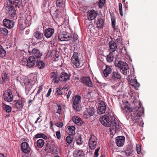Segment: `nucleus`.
<instances>
[{
    "instance_id": "1",
    "label": "nucleus",
    "mask_w": 157,
    "mask_h": 157,
    "mask_svg": "<svg viewBox=\"0 0 157 157\" xmlns=\"http://www.w3.org/2000/svg\"><path fill=\"white\" fill-rule=\"evenodd\" d=\"M121 108L124 113H128V118L132 119L135 123L138 122V120L141 118L140 117L144 113V109L141 107L140 103L138 108L136 107L133 108H131L123 104L121 105Z\"/></svg>"
},
{
    "instance_id": "2",
    "label": "nucleus",
    "mask_w": 157,
    "mask_h": 157,
    "mask_svg": "<svg viewBox=\"0 0 157 157\" xmlns=\"http://www.w3.org/2000/svg\"><path fill=\"white\" fill-rule=\"evenodd\" d=\"M109 116L107 115H104L99 118V121L104 126L109 127L112 126L111 128L112 129H115V131H120L121 129V127L118 121L115 120V117L113 114L112 115H109Z\"/></svg>"
},
{
    "instance_id": "3",
    "label": "nucleus",
    "mask_w": 157,
    "mask_h": 157,
    "mask_svg": "<svg viewBox=\"0 0 157 157\" xmlns=\"http://www.w3.org/2000/svg\"><path fill=\"white\" fill-rule=\"evenodd\" d=\"M115 65L120 68V72L124 75H126L128 72V64L125 62L121 61H118L117 63L115 62Z\"/></svg>"
},
{
    "instance_id": "4",
    "label": "nucleus",
    "mask_w": 157,
    "mask_h": 157,
    "mask_svg": "<svg viewBox=\"0 0 157 157\" xmlns=\"http://www.w3.org/2000/svg\"><path fill=\"white\" fill-rule=\"evenodd\" d=\"M28 52L30 55L34 56L36 59H40L42 54L37 48H33L32 45H30L28 48Z\"/></svg>"
},
{
    "instance_id": "5",
    "label": "nucleus",
    "mask_w": 157,
    "mask_h": 157,
    "mask_svg": "<svg viewBox=\"0 0 157 157\" xmlns=\"http://www.w3.org/2000/svg\"><path fill=\"white\" fill-rule=\"evenodd\" d=\"M81 97L77 95L73 97V107L74 109L77 111L80 110V103L81 102Z\"/></svg>"
},
{
    "instance_id": "6",
    "label": "nucleus",
    "mask_w": 157,
    "mask_h": 157,
    "mask_svg": "<svg viewBox=\"0 0 157 157\" xmlns=\"http://www.w3.org/2000/svg\"><path fill=\"white\" fill-rule=\"evenodd\" d=\"M98 138L94 135H91L89 140L88 145L91 150L94 149L98 146Z\"/></svg>"
},
{
    "instance_id": "7",
    "label": "nucleus",
    "mask_w": 157,
    "mask_h": 157,
    "mask_svg": "<svg viewBox=\"0 0 157 157\" xmlns=\"http://www.w3.org/2000/svg\"><path fill=\"white\" fill-rule=\"evenodd\" d=\"M44 150L49 153H55L57 151V147L55 142L52 140L51 142L48 143L45 145Z\"/></svg>"
},
{
    "instance_id": "8",
    "label": "nucleus",
    "mask_w": 157,
    "mask_h": 157,
    "mask_svg": "<svg viewBox=\"0 0 157 157\" xmlns=\"http://www.w3.org/2000/svg\"><path fill=\"white\" fill-rule=\"evenodd\" d=\"M121 78V76L117 71H114L112 73L108 78L111 82L114 83Z\"/></svg>"
},
{
    "instance_id": "9",
    "label": "nucleus",
    "mask_w": 157,
    "mask_h": 157,
    "mask_svg": "<svg viewBox=\"0 0 157 157\" xmlns=\"http://www.w3.org/2000/svg\"><path fill=\"white\" fill-rule=\"evenodd\" d=\"M71 61L72 64L74 65L76 68H79L80 67L81 61L79 58L78 53L74 52L71 58Z\"/></svg>"
},
{
    "instance_id": "10",
    "label": "nucleus",
    "mask_w": 157,
    "mask_h": 157,
    "mask_svg": "<svg viewBox=\"0 0 157 157\" xmlns=\"http://www.w3.org/2000/svg\"><path fill=\"white\" fill-rule=\"evenodd\" d=\"M4 99L8 102H10L13 100V96L11 90L8 88L5 90L3 94Z\"/></svg>"
},
{
    "instance_id": "11",
    "label": "nucleus",
    "mask_w": 157,
    "mask_h": 157,
    "mask_svg": "<svg viewBox=\"0 0 157 157\" xmlns=\"http://www.w3.org/2000/svg\"><path fill=\"white\" fill-rule=\"evenodd\" d=\"M81 81L82 83L85 85L89 87H93L94 85L89 76L83 77L81 79Z\"/></svg>"
},
{
    "instance_id": "12",
    "label": "nucleus",
    "mask_w": 157,
    "mask_h": 157,
    "mask_svg": "<svg viewBox=\"0 0 157 157\" xmlns=\"http://www.w3.org/2000/svg\"><path fill=\"white\" fill-rule=\"evenodd\" d=\"M71 76V74L67 73L64 71H63L60 74V81L61 82H66L67 80H69Z\"/></svg>"
},
{
    "instance_id": "13",
    "label": "nucleus",
    "mask_w": 157,
    "mask_h": 157,
    "mask_svg": "<svg viewBox=\"0 0 157 157\" xmlns=\"http://www.w3.org/2000/svg\"><path fill=\"white\" fill-rule=\"evenodd\" d=\"M106 109V106L104 102L101 101L99 103L97 112L99 114L105 113Z\"/></svg>"
},
{
    "instance_id": "14",
    "label": "nucleus",
    "mask_w": 157,
    "mask_h": 157,
    "mask_svg": "<svg viewBox=\"0 0 157 157\" xmlns=\"http://www.w3.org/2000/svg\"><path fill=\"white\" fill-rule=\"evenodd\" d=\"M3 23L5 26L10 29L12 28L14 25L13 21L8 19H4L3 20Z\"/></svg>"
},
{
    "instance_id": "15",
    "label": "nucleus",
    "mask_w": 157,
    "mask_h": 157,
    "mask_svg": "<svg viewBox=\"0 0 157 157\" xmlns=\"http://www.w3.org/2000/svg\"><path fill=\"white\" fill-rule=\"evenodd\" d=\"M21 145V150L24 153L28 154L30 152V148L27 143L25 142H22Z\"/></svg>"
},
{
    "instance_id": "16",
    "label": "nucleus",
    "mask_w": 157,
    "mask_h": 157,
    "mask_svg": "<svg viewBox=\"0 0 157 157\" xmlns=\"http://www.w3.org/2000/svg\"><path fill=\"white\" fill-rule=\"evenodd\" d=\"M50 78L52 82L55 83H58L60 81V76L58 75V73L56 72H52L51 73Z\"/></svg>"
},
{
    "instance_id": "17",
    "label": "nucleus",
    "mask_w": 157,
    "mask_h": 157,
    "mask_svg": "<svg viewBox=\"0 0 157 157\" xmlns=\"http://www.w3.org/2000/svg\"><path fill=\"white\" fill-rule=\"evenodd\" d=\"M36 60L35 57L33 56H30L28 59L27 66L31 68L35 65Z\"/></svg>"
},
{
    "instance_id": "18",
    "label": "nucleus",
    "mask_w": 157,
    "mask_h": 157,
    "mask_svg": "<svg viewBox=\"0 0 157 157\" xmlns=\"http://www.w3.org/2000/svg\"><path fill=\"white\" fill-rule=\"evenodd\" d=\"M97 14V13L94 10H90L87 13V18L89 20L94 19L96 17Z\"/></svg>"
},
{
    "instance_id": "19",
    "label": "nucleus",
    "mask_w": 157,
    "mask_h": 157,
    "mask_svg": "<svg viewBox=\"0 0 157 157\" xmlns=\"http://www.w3.org/2000/svg\"><path fill=\"white\" fill-rule=\"evenodd\" d=\"M97 19L98 21L96 23L97 27L100 29L102 28L104 23V17L101 15L99 16Z\"/></svg>"
},
{
    "instance_id": "20",
    "label": "nucleus",
    "mask_w": 157,
    "mask_h": 157,
    "mask_svg": "<svg viewBox=\"0 0 157 157\" xmlns=\"http://www.w3.org/2000/svg\"><path fill=\"white\" fill-rule=\"evenodd\" d=\"M125 141V137L123 136L117 137L116 138V143L118 147L123 146Z\"/></svg>"
},
{
    "instance_id": "21",
    "label": "nucleus",
    "mask_w": 157,
    "mask_h": 157,
    "mask_svg": "<svg viewBox=\"0 0 157 157\" xmlns=\"http://www.w3.org/2000/svg\"><path fill=\"white\" fill-rule=\"evenodd\" d=\"M54 32V29L52 28L46 29L44 32V34L47 38L51 37Z\"/></svg>"
},
{
    "instance_id": "22",
    "label": "nucleus",
    "mask_w": 157,
    "mask_h": 157,
    "mask_svg": "<svg viewBox=\"0 0 157 157\" xmlns=\"http://www.w3.org/2000/svg\"><path fill=\"white\" fill-rule=\"evenodd\" d=\"M14 104L15 107L17 109L21 110L24 106V102L21 100L19 99L15 101Z\"/></svg>"
},
{
    "instance_id": "23",
    "label": "nucleus",
    "mask_w": 157,
    "mask_h": 157,
    "mask_svg": "<svg viewBox=\"0 0 157 157\" xmlns=\"http://www.w3.org/2000/svg\"><path fill=\"white\" fill-rule=\"evenodd\" d=\"M58 37L60 41H67L70 40L72 37L69 35L60 34L59 35Z\"/></svg>"
},
{
    "instance_id": "24",
    "label": "nucleus",
    "mask_w": 157,
    "mask_h": 157,
    "mask_svg": "<svg viewBox=\"0 0 157 157\" xmlns=\"http://www.w3.org/2000/svg\"><path fill=\"white\" fill-rule=\"evenodd\" d=\"M94 113V108L91 107L88 109L86 113L84 115L87 118H89L91 116H93Z\"/></svg>"
},
{
    "instance_id": "25",
    "label": "nucleus",
    "mask_w": 157,
    "mask_h": 157,
    "mask_svg": "<svg viewBox=\"0 0 157 157\" xmlns=\"http://www.w3.org/2000/svg\"><path fill=\"white\" fill-rule=\"evenodd\" d=\"M105 68L103 71V73L105 77H109V75L111 74L112 72V70L110 66L106 65Z\"/></svg>"
},
{
    "instance_id": "26",
    "label": "nucleus",
    "mask_w": 157,
    "mask_h": 157,
    "mask_svg": "<svg viewBox=\"0 0 157 157\" xmlns=\"http://www.w3.org/2000/svg\"><path fill=\"white\" fill-rule=\"evenodd\" d=\"M8 75L5 72L2 74L1 77L0 78V84H4L5 83L8 79Z\"/></svg>"
},
{
    "instance_id": "27",
    "label": "nucleus",
    "mask_w": 157,
    "mask_h": 157,
    "mask_svg": "<svg viewBox=\"0 0 157 157\" xmlns=\"http://www.w3.org/2000/svg\"><path fill=\"white\" fill-rule=\"evenodd\" d=\"M109 49L112 52H115L117 49V46L115 42L113 40H111L108 43Z\"/></svg>"
},
{
    "instance_id": "28",
    "label": "nucleus",
    "mask_w": 157,
    "mask_h": 157,
    "mask_svg": "<svg viewBox=\"0 0 157 157\" xmlns=\"http://www.w3.org/2000/svg\"><path fill=\"white\" fill-rule=\"evenodd\" d=\"M67 132L69 135H74L75 134V127L73 126H68L67 127L66 129Z\"/></svg>"
},
{
    "instance_id": "29",
    "label": "nucleus",
    "mask_w": 157,
    "mask_h": 157,
    "mask_svg": "<svg viewBox=\"0 0 157 157\" xmlns=\"http://www.w3.org/2000/svg\"><path fill=\"white\" fill-rule=\"evenodd\" d=\"M8 1L11 6H14L15 7L20 6L21 3V0H8Z\"/></svg>"
},
{
    "instance_id": "30",
    "label": "nucleus",
    "mask_w": 157,
    "mask_h": 157,
    "mask_svg": "<svg viewBox=\"0 0 157 157\" xmlns=\"http://www.w3.org/2000/svg\"><path fill=\"white\" fill-rule=\"evenodd\" d=\"M73 121L78 125H81L82 123V121L81 118L77 116H74L72 117Z\"/></svg>"
},
{
    "instance_id": "31",
    "label": "nucleus",
    "mask_w": 157,
    "mask_h": 157,
    "mask_svg": "<svg viewBox=\"0 0 157 157\" xmlns=\"http://www.w3.org/2000/svg\"><path fill=\"white\" fill-rule=\"evenodd\" d=\"M73 155L74 157H84L85 154L82 150H78L74 151Z\"/></svg>"
},
{
    "instance_id": "32",
    "label": "nucleus",
    "mask_w": 157,
    "mask_h": 157,
    "mask_svg": "<svg viewBox=\"0 0 157 157\" xmlns=\"http://www.w3.org/2000/svg\"><path fill=\"white\" fill-rule=\"evenodd\" d=\"M33 35L35 38L39 40H42L44 37L43 33L39 31H36L35 32Z\"/></svg>"
},
{
    "instance_id": "33",
    "label": "nucleus",
    "mask_w": 157,
    "mask_h": 157,
    "mask_svg": "<svg viewBox=\"0 0 157 157\" xmlns=\"http://www.w3.org/2000/svg\"><path fill=\"white\" fill-rule=\"evenodd\" d=\"M114 57L113 52H110L107 55L106 60L107 62L110 63L113 61Z\"/></svg>"
},
{
    "instance_id": "34",
    "label": "nucleus",
    "mask_w": 157,
    "mask_h": 157,
    "mask_svg": "<svg viewBox=\"0 0 157 157\" xmlns=\"http://www.w3.org/2000/svg\"><path fill=\"white\" fill-rule=\"evenodd\" d=\"M130 83L131 85L134 86L136 89L140 85L139 83L137 82V79H132L130 82Z\"/></svg>"
},
{
    "instance_id": "35",
    "label": "nucleus",
    "mask_w": 157,
    "mask_h": 157,
    "mask_svg": "<svg viewBox=\"0 0 157 157\" xmlns=\"http://www.w3.org/2000/svg\"><path fill=\"white\" fill-rule=\"evenodd\" d=\"M75 141L77 144L80 145L83 143L82 137L80 135H77L75 137Z\"/></svg>"
},
{
    "instance_id": "36",
    "label": "nucleus",
    "mask_w": 157,
    "mask_h": 157,
    "mask_svg": "<svg viewBox=\"0 0 157 157\" xmlns=\"http://www.w3.org/2000/svg\"><path fill=\"white\" fill-rule=\"evenodd\" d=\"M36 66L39 69H42L44 67V63L40 59H38L36 62Z\"/></svg>"
},
{
    "instance_id": "37",
    "label": "nucleus",
    "mask_w": 157,
    "mask_h": 157,
    "mask_svg": "<svg viewBox=\"0 0 157 157\" xmlns=\"http://www.w3.org/2000/svg\"><path fill=\"white\" fill-rule=\"evenodd\" d=\"M36 146L39 148H41L44 144V141L42 139H40L36 141Z\"/></svg>"
},
{
    "instance_id": "38",
    "label": "nucleus",
    "mask_w": 157,
    "mask_h": 157,
    "mask_svg": "<svg viewBox=\"0 0 157 157\" xmlns=\"http://www.w3.org/2000/svg\"><path fill=\"white\" fill-rule=\"evenodd\" d=\"M14 6H8V9L9 10V13L12 15H13L15 14L16 10L14 8Z\"/></svg>"
},
{
    "instance_id": "39",
    "label": "nucleus",
    "mask_w": 157,
    "mask_h": 157,
    "mask_svg": "<svg viewBox=\"0 0 157 157\" xmlns=\"http://www.w3.org/2000/svg\"><path fill=\"white\" fill-rule=\"evenodd\" d=\"M6 55V52L2 46L0 45V57L2 58L5 57Z\"/></svg>"
},
{
    "instance_id": "40",
    "label": "nucleus",
    "mask_w": 157,
    "mask_h": 157,
    "mask_svg": "<svg viewBox=\"0 0 157 157\" xmlns=\"http://www.w3.org/2000/svg\"><path fill=\"white\" fill-rule=\"evenodd\" d=\"M73 139V136L69 135L66 138V141L69 144H70L72 142Z\"/></svg>"
},
{
    "instance_id": "41",
    "label": "nucleus",
    "mask_w": 157,
    "mask_h": 157,
    "mask_svg": "<svg viewBox=\"0 0 157 157\" xmlns=\"http://www.w3.org/2000/svg\"><path fill=\"white\" fill-rule=\"evenodd\" d=\"M3 107L6 112L8 113L11 112L12 109L9 106L5 104L3 105Z\"/></svg>"
},
{
    "instance_id": "42",
    "label": "nucleus",
    "mask_w": 157,
    "mask_h": 157,
    "mask_svg": "<svg viewBox=\"0 0 157 157\" xmlns=\"http://www.w3.org/2000/svg\"><path fill=\"white\" fill-rule=\"evenodd\" d=\"M64 88L61 89V88H57L56 89V94L57 95H61L63 94V93L62 90H63Z\"/></svg>"
},
{
    "instance_id": "43",
    "label": "nucleus",
    "mask_w": 157,
    "mask_h": 157,
    "mask_svg": "<svg viewBox=\"0 0 157 157\" xmlns=\"http://www.w3.org/2000/svg\"><path fill=\"white\" fill-rule=\"evenodd\" d=\"M43 86L42 85L40 86L39 87V89L38 90L37 93L34 96V97L33 98V100H35V98H36L37 96L39 95V94L40 93L41 91L43 89Z\"/></svg>"
},
{
    "instance_id": "44",
    "label": "nucleus",
    "mask_w": 157,
    "mask_h": 157,
    "mask_svg": "<svg viewBox=\"0 0 157 157\" xmlns=\"http://www.w3.org/2000/svg\"><path fill=\"white\" fill-rule=\"evenodd\" d=\"M106 0H100L98 2V5L100 8L102 9L105 3Z\"/></svg>"
},
{
    "instance_id": "45",
    "label": "nucleus",
    "mask_w": 157,
    "mask_h": 157,
    "mask_svg": "<svg viewBox=\"0 0 157 157\" xmlns=\"http://www.w3.org/2000/svg\"><path fill=\"white\" fill-rule=\"evenodd\" d=\"M119 9L120 15L122 17L123 16V13L122 11V5L121 3H119Z\"/></svg>"
},
{
    "instance_id": "46",
    "label": "nucleus",
    "mask_w": 157,
    "mask_h": 157,
    "mask_svg": "<svg viewBox=\"0 0 157 157\" xmlns=\"http://www.w3.org/2000/svg\"><path fill=\"white\" fill-rule=\"evenodd\" d=\"M111 21H112V25L113 27V28L115 30L116 27H115V23H116V21L114 17H113L111 18Z\"/></svg>"
},
{
    "instance_id": "47",
    "label": "nucleus",
    "mask_w": 157,
    "mask_h": 157,
    "mask_svg": "<svg viewBox=\"0 0 157 157\" xmlns=\"http://www.w3.org/2000/svg\"><path fill=\"white\" fill-rule=\"evenodd\" d=\"M1 30L2 33L4 34V35H7L8 33V30L5 28H1Z\"/></svg>"
},
{
    "instance_id": "48",
    "label": "nucleus",
    "mask_w": 157,
    "mask_h": 157,
    "mask_svg": "<svg viewBox=\"0 0 157 157\" xmlns=\"http://www.w3.org/2000/svg\"><path fill=\"white\" fill-rule=\"evenodd\" d=\"M100 149V147L99 146L96 150L94 154V157H97L98 156V152Z\"/></svg>"
},
{
    "instance_id": "49",
    "label": "nucleus",
    "mask_w": 157,
    "mask_h": 157,
    "mask_svg": "<svg viewBox=\"0 0 157 157\" xmlns=\"http://www.w3.org/2000/svg\"><path fill=\"white\" fill-rule=\"evenodd\" d=\"M63 0H57L56 1V5L59 7H61L63 5Z\"/></svg>"
},
{
    "instance_id": "50",
    "label": "nucleus",
    "mask_w": 157,
    "mask_h": 157,
    "mask_svg": "<svg viewBox=\"0 0 157 157\" xmlns=\"http://www.w3.org/2000/svg\"><path fill=\"white\" fill-rule=\"evenodd\" d=\"M43 135V133H39L36 134L34 137V140L36 139H37L39 138H42V136Z\"/></svg>"
},
{
    "instance_id": "51",
    "label": "nucleus",
    "mask_w": 157,
    "mask_h": 157,
    "mask_svg": "<svg viewBox=\"0 0 157 157\" xmlns=\"http://www.w3.org/2000/svg\"><path fill=\"white\" fill-rule=\"evenodd\" d=\"M57 108L56 113L59 114H60L61 113V111L62 109L61 106V105L58 104L57 105Z\"/></svg>"
},
{
    "instance_id": "52",
    "label": "nucleus",
    "mask_w": 157,
    "mask_h": 157,
    "mask_svg": "<svg viewBox=\"0 0 157 157\" xmlns=\"http://www.w3.org/2000/svg\"><path fill=\"white\" fill-rule=\"evenodd\" d=\"M56 134L57 138L59 140L61 139V138L60 131H59L56 132Z\"/></svg>"
},
{
    "instance_id": "53",
    "label": "nucleus",
    "mask_w": 157,
    "mask_h": 157,
    "mask_svg": "<svg viewBox=\"0 0 157 157\" xmlns=\"http://www.w3.org/2000/svg\"><path fill=\"white\" fill-rule=\"evenodd\" d=\"M141 146L138 145H136V151L138 154H140L141 153Z\"/></svg>"
},
{
    "instance_id": "54",
    "label": "nucleus",
    "mask_w": 157,
    "mask_h": 157,
    "mask_svg": "<svg viewBox=\"0 0 157 157\" xmlns=\"http://www.w3.org/2000/svg\"><path fill=\"white\" fill-rule=\"evenodd\" d=\"M55 125L59 128H60L63 126V122H61L56 123Z\"/></svg>"
},
{
    "instance_id": "55",
    "label": "nucleus",
    "mask_w": 157,
    "mask_h": 157,
    "mask_svg": "<svg viewBox=\"0 0 157 157\" xmlns=\"http://www.w3.org/2000/svg\"><path fill=\"white\" fill-rule=\"evenodd\" d=\"M78 36L76 34H74L73 35V40L74 41H75L78 38Z\"/></svg>"
},
{
    "instance_id": "56",
    "label": "nucleus",
    "mask_w": 157,
    "mask_h": 157,
    "mask_svg": "<svg viewBox=\"0 0 157 157\" xmlns=\"http://www.w3.org/2000/svg\"><path fill=\"white\" fill-rule=\"evenodd\" d=\"M51 91H52V89L50 88L48 90V92L47 93V94L46 95V96H47V97H49L50 95Z\"/></svg>"
},
{
    "instance_id": "57",
    "label": "nucleus",
    "mask_w": 157,
    "mask_h": 157,
    "mask_svg": "<svg viewBox=\"0 0 157 157\" xmlns=\"http://www.w3.org/2000/svg\"><path fill=\"white\" fill-rule=\"evenodd\" d=\"M49 123L50 124V128L51 129H53V121H50L49 122Z\"/></svg>"
},
{
    "instance_id": "58",
    "label": "nucleus",
    "mask_w": 157,
    "mask_h": 157,
    "mask_svg": "<svg viewBox=\"0 0 157 157\" xmlns=\"http://www.w3.org/2000/svg\"><path fill=\"white\" fill-rule=\"evenodd\" d=\"M25 23L27 26H28L29 25V23L28 22V21L27 20V19L25 20Z\"/></svg>"
},
{
    "instance_id": "59",
    "label": "nucleus",
    "mask_w": 157,
    "mask_h": 157,
    "mask_svg": "<svg viewBox=\"0 0 157 157\" xmlns=\"http://www.w3.org/2000/svg\"><path fill=\"white\" fill-rule=\"evenodd\" d=\"M71 94V91L69 90L68 91L67 95V98H69Z\"/></svg>"
},
{
    "instance_id": "60",
    "label": "nucleus",
    "mask_w": 157,
    "mask_h": 157,
    "mask_svg": "<svg viewBox=\"0 0 157 157\" xmlns=\"http://www.w3.org/2000/svg\"><path fill=\"white\" fill-rule=\"evenodd\" d=\"M131 154V153L127 151H126L125 152V154L126 155V156L127 157H128V156H129Z\"/></svg>"
},
{
    "instance_id": "61",
    "label": "nucleus",
    "mask_w": 157,
    "mask_h": 157,
    "mask_svg": "<svg viewBox=\"0 0 157 157\" xmlns=\"http://www.w3.org/2000/svg\"><path fill=\"white\" fill-rule=\"evenodd\" d=\"M42 138L44 139V140H47L48 137L47 136L45 135L43 133V135L42 136Z\"/></svg>"
},
{
    "instance_id": "62",
    "label": "nucleus",
    "mask_w": 157,
    "mask_h": 157,
    "mask_svg": "<svg viewBox=\"0 0 157 157\" xmlns=\"http://www.w3.org/2000/svg\"><path fill=\"white\" fill-rule=\"evenodd\" d=\"M33 81L32 80L28 79L27 81V82L28 83V85H29Z\"/></svg>"
},
{
    "instance_id": "63",
    "label": "nucleus",
    "mask_w": 157,
    "mask_h": 157,
    "mask_svg": "<svg viewBox=\"0 0 157 157\" xmlns=\"http://www.w3.org/2000/svg\"><path fill=\"white\" fill-rule=\"evenodd\" d=\"M34 100H33H33H31V99H30L29 100L28 102V103L29 104V106L30 105H31V103H32V102L33 101H34Z\"/></svg>"
},
{
    "instance_id": "64",
    "label": "nucleus",
    "mask_w": 157,
    "mask_h": 157,
    "mask_svg": "<svg viewBox=\"0 0 157 157\" xmlns=\"http://www.w3.org/2000/svg\"><path fill=\"white\" fill-rule=\"evenodd\" d=\"M0 157H6V156L5 155L1 153L0 152Z\"/></svg>"
}]
</instances>
